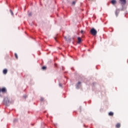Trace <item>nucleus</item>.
Masks as SVG:
<instances>
[{
  "label": "nucleus",
  "instance_id": "obj_16",
  "mask_svg": "<svg viewBox=\"0 0 128 128\" xmlns=\"http://www.w3.org/2000/svg\"><path fill=\"white\" fill-rule=\"evenodd\" d=\"M59 86H62V84H60Z\"/></svg>",
  "mask_w": 128,
  "mask_h": 128
},
{
  "label": "nucleus",
  "instance_id": "obj_10",
  "mask_svg": "<svg viewBox=\"0 0 128 128\" xmlns=\"http://www.w3.org/2000/svg\"><path fill=\"white\" fill-rule=\"evenodd\" d=\"M109 116H114V112H110L109 114H108Z\"/></svg>",
  "mask_w": 128,
  "mask_h": 128
},
{
  "label": "nucleus",
  "instance_id": "obj_7",
  "mask_svg": "<svg viewBox=\"0 0 128 128\" xmlns=\"http://www.w3.org/2000/svg\"><path fill=\"white\" fill-rule=\"evenodd\" d=\"M78 43L80 44V42H82V38H80V37H78Z\"/></svg>",
  "mask_w": 128,
  "mask_h": 128
},
{
  "label": "nucleus",
  "instance_id": "obj_19",
  "mask_svg": "<svg viewBox=\"0 0 128 128\" xmlns=\"http://www.w3.org/2000/svg\"><path fill=\"white\" fill-rule=\"evenodd\" d=\"M64 38L66 39V37H64Z\"/></svg>",
  "mask_w": 128,
  "mask_h": 128
},
{
  "label": "nucleus",
  "instance_id": "obj_5",
  "mask_svg": "<svg viewBox=\"0 0 128 128\" xmlns=\"http://www.w3.org/2000/svg\"><path fill=\"white\" fill-rule=\"evenodd\" d=\"M111 2H112V4H116V0H112L111 1Z\"/></svg>",
  "mask_w": 128,
  "mask_h": 128
},
{
  "label": "nucleus",
  "instance_id": "obj_14",
  "mask_svg": "<svg viewBox=\"0 0 128 128\" xmlns=\"http://www.w3.org/2000/svg\"><path fill=\"white\" fill-rule=\"evenodd\" d=\"M28 16H32V13H31V12L28 13Z\"/></svg>",
  "mask_w": 128,
  "mask_h": 128
},
{
  "label": "nucleus",
  "instance_id": "obj_9",
  "mask_svg": "<svg viewBox=\"0 0 128 128\" xmlns=\"http://www.w3.org/2000/svg\"><path fill=\"white\" fill-rule=\"evenodd\" d=\"M116 128H120V124H117L116 125Z\"/></svg>",
  "mask_w": 128,
  "mask_h": 128
},
{
  "label": "nucleus",
  "instance_id": "obj_1",
  "mask_svg": "<svg viewBox=\"0 0 128 128\" xmlns=\"http://www.w3.org/2000/svg\"><path fill=\"white\" fill-rule=\"evenodd\" d=\"M90 32L92 36H96V34H98V32L96 30V29H94V28L91 29Z\"/></svg>",
  "mask_w": 128,
  "mask_h": 128
},
{
  "label": "nucleus",
  "instance_id": "obj_8",
  "mask_svg": "<svg viewBox=\"0 0 128 128\" xmlns=\"http://www.w3.org/2000/svg\"><path fill=\"white\" fill-rule=\"evenodd\" d=\"M80 82H78V84L76 86V88H78L80 86Z\"/></svg>",
  "mask_w": 128,
  "mask_h": 128
},
{
  "label": "nucleus",
  "instance_id": "obj_6",
  "mask_svg": "<svg viewBox=\"0 0 128 128\" xmlns=\"http://www.w3.org/2000/svg\"><path fill=\"white\" fill-rule=\"evenodd\" d=\"M7 73H8V70L4 69V70H3V74H6Z\"/></svg>",
  "mask_w": 128,
  "mask_h": 128
},
{
  "label": "nucleus",
  "instance_id": "obj_2",
  "mask_svg": "<svg viewBox=\"0 0 128 128\" xmlns=\"http://www.w3.org/2000/svg\"><path fill=\"white\" fill-rule=\"evenodd\" d=\"M10 104V100H8V98H6L4 99V104L8 106Z\"/></svg>",
  "mask_w": 128,
  "mask_h": 128
},
{
  "label": "nucleus",
  "instance_id": "obj_13",
  "mask_svg": "<svg viewBox=\"0 0 128 128\" xmlns=\"http://www.w3.org/2000/svg\"><path fill=\"white\" fill-rule=\"evenodd\" d=\"M42 68L43 70H46V66H43V67H42Z\"/></svg>",
  "mask_w": 128,
  "mask_h": 128
},
{
  "label": "nucleus",
  "instance_id": "obj_3",
  "mask_svg": "<svg viewBox=\"0 0 128 128\" xmlns=\"http://www.w3.org/2000/svg\"><path fill=\"white\" fill-rule=\"evenodd\" d=\"M0 92H6V89L5 88H0Z\"/></svg>",
  "mask_w": 128,
  "mask_h": 128
},
{
  "label": "nucleus",
  "instance_id": "obj_15",
  "mask_svg": "<svg viewBox=\"0 0 128 128\" xmlns=\"http://www.w3.org/2000/svg\"><path fill=\"white\" fill-rule=\"evenodd\" d=\"M72 4H76V2H72Z\"/></svg>",
  "mask_w": 128,
  "mask_h": 128
},
{
  "label": "nucleus",
  "instance_id": "obj_11",
  "mask_svg": "<svg viewBox=\"0 0 128 128\" xmlns=\"http://www.w3.org/2000/svg\"><path fill=\"white\" fill-rule=\"evenodd\" d=\"M10 12L11 13V14H12V16H14V12H12V10H10Z\"/></svg>",
  "mask_w": 128,
  "mask_h": 128
},
{
  "label": "nucleus",
  "instance_id": "obj_12",
  "mask_svg": "<svg viewBox=\"0 0 128 128\" xmlns=\"http://www.w3.org/2000/svg\"><path fill=\"white\" fill-rule=\"evenodd\" d=\"M15 58H18V54H16V53L15 54Z\"/></svg>",
  "mask_w": 128,
  "mask_h": 128
},
{
  "label": "nucleus",
  "instance_id": "obj_17",
  "mask_svg": "<svg viewBox=\"0 0 128 128\" xmlns=\"http://www.w3.org/2000/svg\"><path fill=\"white\" fill-rule=\"evenodd\" d=\"M83 32H84V31H83V30H82V31H81V34H83Z\"/></svg>",
  "mask_w": 128,
  "mask_h": 128
},
{
  "label": "nucleus",
  "instance_id": "obj_18",
  "mask_svg": "<svg viewBox=\"0 0 128 128\" xmlns=\"http://www.w3.org/2000/svg\"><path fill=\"white\" fill-rule=\"evenodd\" d=\"M40 100H42V98H41Z\"/></svg>",
  "mask_w": 128,
  "mask_h": 128
},
{
  "label": "nucleus",
  "instance_id": "obj_4",
  "mask_svg": "<svg viewBox=\"0 0 128 128\" xmlns=\"http://www.w3.org/2000/svg\"><path fill=\"white\" fill-rule=\"evenodd\" d=\"M122 4H126V0H120Z\"/></svg>",
  "mask_w": 128,
  "mask_h": 128
}]
</instances>
